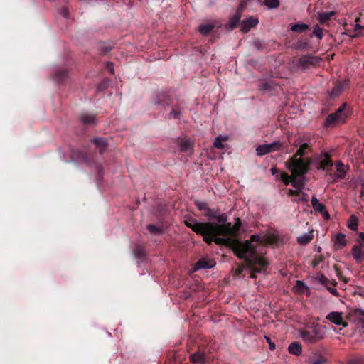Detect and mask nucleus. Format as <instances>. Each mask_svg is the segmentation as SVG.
I'll use <instances>...</instances> for the list:
<instances>
[{
  "mask_svg": "<svg viewBox=\"0 0 364 364\" xmlns=\"http://www.w3.org/2000/svg\"><path fill=\"white\" fill-rule=\"evenodd\" d=\"M208 215L216 219L218 223H199L193 218H188L185 224L196 233L203 235L204 241L208 244L214 241L217 245H231L236 255L246 260L251 266L252 277H255L256 273L264 270L268 262L264 258L255 256V250L251 242L247 240L242 242L230 238L216 237L218 235L235 236L241 226L240 218H237L232 225L231 223H227L228 216L225 213H209Z\"/></svg>",
  "mask_w": 364,
  "mask_h": 364,
  "instance_id": "nucleus-1",
  "label": "nucleus"
},
{
  "mask_svg": "<svg viewBox=\"0 0 364 364\" xmlns=\"http://www.w3.org/2000/svg\"><path fill=\"white\" fill-rule=\"evenodd\" d=\"M299 335L306 343L314 344L324 338L326 335L325 328L323 326L317 325L300 331Z\"/></svg>",
  "mask_w": 364,
  "mask_h": 364,
  "instance_id": "nucleus-2",
  "label": "nucleus"
},
{
  "mask_svg": "<svg viewBox=\"0 0 364 364\" xmlns=\"http://www.w3.org/2000/svg\"><path fill=\"white\" fill-rule=\"evenodd\" d=\"M309 164L301 157L292 156L286 162V167L291 172L292 178H298L306 174Z\"/></svg>",
  "mask_w": 364,
  "mask_h": 364,
  "instance_id": "nucleus-3",
  "label": "nucleus"
},
{
  "mask_svg": "<svg viewBox=\"0 0 364 364\" xmlns=\"http://www.w3.org/2000/svg\"><path fill=\"white\" fill-rule=\"evenodd\" d=\"M345 108L346 105H343L334 113L329 114L326 119L325 125L328 127L343 123L347 118V114L344 113Z\"/></svg>",
  "mask_w": 364,
  "mask_h": 364,
  "instance_id": "nucleus-4",
  "label": "nucleus"
},
{
  "mask_svg": "<svg viewBox=\"0 0 364 364\" xmlns=\"http://www.w3.org/2000/svg\"><path fill=\"white\" fill-rule=\"evenodd\" d=\"M311 139L309 135H303L299 136L294 144L296 146H299L296 154L294 156L296 157L301 156L308 153V150L311 146Z\"/></svg>",
  "mask_w": 364,
  "mask_h": 364,
  "instance_id": "nucleus-5",
  "label": "nucleus"
},
{
  "mask_svg": "<svg viewBox=\"0 0 364 364\" xmlns=\"http://www.w3.org/2000/svg\"><path fill=\"white\" fill-rule=\"evenodd\" d=\"M326 318L330 321L335 325L342 326L343 327H347L348 323L344 321L343 313L339 311H332L330 312L326 316Z\"/></svg>",
  "mask_w": 364,
  "mask_h": 364,
  "instance_id": "nucleus-6",
  "label": "nucleus"
},
{
  "mask_svg": "<svg viewBox=\"0 0 364 364\" xmlns=\"http://www.w3.org/2000/svg\"><path fill=\"white\" fill-rule=\"evenodd\" d=\"M258 23L259 20L257 18L249 16L242 21L240 30L243 33H247L251 28L255 27Z\"/></svg>",
  "mask_w": 364,
  "mask_h": 364,
  "instance_id": "nucleus-7",
  "label": "nucleus"
},
{
  "mask_svg": "<svg viewBox=\"0 0 364 364\" xmlns=\"http://www.w3.org/2000/svg\"><path fill=\"white\" fill-rule=\"evenodd\" d=\"M311 204L314 210L316 212H319L324 219H329L330 215L327 212L325 205L323 203H320L319 200L315 196L312 197Z\"/></svg>",
  "mask_w": 364,
  "mask_h": 364,
  "instance_id": "nucleus-8",
  "label": "nucleus"
},
{
  "mask_svg": "<svg viewBox=\"0 0 364 364\" xmlns=\"http://www.w3.org/2000/svg\"><path fill=\"white\" fill-rule=\"evenodd\" d=\"M362 249V245L354 246L352 249L353 257L358 263L364 261V251Z\"/></svg>",
  "mask_w": 364,
  "mask_h": 364,
  "instance_id": "nucleus-9",
  "label": "nucleus"
},
{
  "mask_svg": "<svg viewBox=\"0 0 364 364\" xmlns=\"http://www.w3.org/2000/svg\"><path fill=\"white\" fill-rule=\"evenodd\" d=\"M354 322L360 327L364 328V311L356 309L352 314Z\"/></svg>",
  "mask_w": 364,
  "mask_h": 364,
  "instance_id": "nucleus-10",
  "label": "nucleus"
},
{
  "mask_svg": "<svg viewBox=\"0 0 364 364\" xmlns=\"http://www.w3.org/2000/svg\"><path fill=\"white\" fill-rule=\"evenodd\" d=\"M215 265V262L213 260H208L205 259H200L194 267V270H198L200 269H210Z\"/></svg>",
  "mask_w": 364,
  "mask_h": 364,
  "instance_id": "nucleus-11",
  "label": "nucleus"
},
{
  "mask_svg": "<svg viewBox=\"0 0 364 364\" xmlns=\"http://www.w3.org/2000/svg\"><path fill=\"white\" fill-rule=\"evenodd\" d=\"M288 351L292 355H300L302 353V346L297 342H293L289 345Z\"/></svg>",
  "mask_w": 364,
  "mask_h": 364,
  "instance_id": "nucleus-12",
  "label": "nucleus"
},
{
  "mask_svg": "<svg viewBox=\"0 0 364 364\" xmlns=\"http://www.w3.org/2000/svg\"><path fill=\"white\" fill-rule=\"evenodd\" d=\"M334 246L337 249H341L346 245V237L343 234H337L333 239Z\"/></svg>",
  "mask_w": 364,
  "mask_h": 364,
  "instance_id": "nucleus-13",
  "label": "nucleus"
},
{
  "mask_svg": "<svg viewBox=\"0 0 364 364\" xmlns=\"http://www.w3.org/2000/svg\"><path fill=\"white\" fill-rule=\"evenodd\" d=\"M190 361L194 364H205V355L202 353L197 352L190 355Z\"/></svg>",
  "mask_w": 364,
  "mask_h": 364,
  "instance_id": "nucleus-14",
  "label": "nucleus"
},
{
  "mask_svg": "<svg viewBox=\"0 0 364 364\" xmlns=\"http://www.w3.org/2000/svg\"><path fill=\"white\" fill-rule=\"evenodd\" d=\"M359 21H360V17L356 18H355L356 24L354 26L353 33L350 35V36L351 38H357L364 33L363 32V31L364 30V25L361 26L360 24H359L358 23Z\"/></svg>",
  "mask_w": 364,
  "mask_h": 364,
  "instance_id": "nucleus-15",
  "label": "nucleus"
},
{
  "mask_svg": "<svg viewBox=\"0 0 364 364\" xmlns=\"http://www.w3.org/2000/svg\"><path fill=\"white\" fill-rule=\"evenodd\" d=\"M313 237L314 235L312 232H310L299 236L297 237V241L301 245H306L312 240Z\"/></svg>",
  "mask_w": 364,
  "mask_h": 364,
  "instance_id": "nucleus-16",
  "label": "nucleus"
},
{
  "mask_svg": "<svg viewBox=\"0 0 364 364\" xmlns=\"http://www.w3.org/2000/svg\"><path fill=\"white\" fill-rule=\"evenodd\" d=\"M312 63V58L310 56H303L298 60V65L302 69H306L309 64Z\"/></svg>",
  "mask_w": 364,
  "mask_h": 364,
  "instance_id": "nucleus-17",
  "label": "nucleus"
},
{
  "mask_svg": "<svg viewBox=\"0 0 364 364\" xmlns=\"http://www.w3.org/2000/svg\"><path fill=\"white\" fill-rule=\"evenodd\" d=\"M333 164L329 159L328 154H325L320 161V166L318 168L326 170L329 166H332Z\"/></svg>",
  "mask_w": 364,
  "mask_h": 364,
  "instance_id": "nucleus-18",
  "label": "nucleus"
},
{
  "mask_svg": "<svg viewBox=\"0 0 364 364\" xmlns=\"http://www.w3.org/2000/svg\"><path fill=\"white\" fill-rule=\"evenodd\" d=\"M294 291L298 294H303L308 291V287L304 282L298 280L294 287Z\"/></svg>",
  "mask_w": 364,
  "mask_h": 364,
  "instance_id": "nucleus-19",
  "label": "nucleus"
},
{
  "mask_svg": "<svg viewBox=\"0 0 364 364\" xmlns=\"http://www.w3.org/2000/svg\"><path fill=\"white\" fill-rule=\"evenodd\" d=\"M334 14L333 11L318 13L317 18L320 23H323L328 21Z\"/></svg>",
  "mask_w": 364,
  "mask_h": 364,
  "instance_id": "nucleus-20",
  "label": "nucleus"
},
{
  "mask_svg": "<svg viewBox=\"0 0 364 364\" xmlns=\"http://www.w3.org/2000/svg\"><path fill=\"white\" fill-rule=\"evenodd\" d=\"M93 142L99 148L100 153H102L105 151L107 146V142L104 139L95 138L93 139Z\"/></svg>",
  "mask_w": 364,
  "mask_h": 364,
  "instance_id": "nucleus-21",
  "label": "nucleus"
},
{
  "mask_svg": "<svg viewBox=\"0 0 364 364\" xmlns=\"http://www.w3.org/2000/svg\"><path fill=\"white\" fill-rule=\"evenodd\" d=\"M336 166V177L341 179L344 178L346 176V169L344 165L342 163L338 162L337 163Z\"/></svg>",
  "mask_w": 364,
  "mask_h": 364,
  "instance_id": "nucleus-22",
  "label": "nucleus"
},
{
  "mask_svg": "<svg viewBox=\"0 0 364 364\" xmlns=\"http://www.w3.org/2000/svg\"><path fill=\"white\" fill-rule=\"evenodd\" d=\"M309 28L306 23H296L291 26V30L294 32H303Z\"/></svg>",
  "mask_w": 364,
  "mask_h": 364,
  "instance_id": "nucleus-23",
  "label": "nucleus"
},
{
  "mask_svg": "<svg viewBox=\"0 0 364 364\" xmlns=\"http://www.w3.org/2000/svg\"><path fill=\"white\" fill-rule=\"evenodd\" d=\"M179 146L181 151H187L192 149L193 144L190 140H183L180 143Z\"/></svg>",
  "mask_w": 364,
  "mask_h": 364,
  "instance_id": "nucleus-24",
  "label": "nucleus"
},
{
  "mask_svg": "<svg viewBox=\"0 0 364 364\" xmlns=\"http://www.w3.org/2000/svg\"><path fill=\"white\" fill-rule=\"evenodd\" d=\"M267 144L259 145L257 147L256 151L259 156H263L269 153Z\"/></svg>",
  "mask_w": 364,
  "mask_h": 364,
  "instance_id": "nucleus-25",
  "label": "nucleus"
},
{
  "mask_svg": "<svg viewBox=\"0 0 364 364\" xmlns=\"http://www.w3.org/2000/svg\"><path fill=\"white\" fill-rule=\"evenodd\" d=\"M213 28V26L211 25V24H205V25H201L200 27H199V31L200 33L203 34V35H207L208 33H209L212 29Z\"/></svg>",
  "mask_w": 364,
  "mask_h": 364,
  "instance_id": "nucleus-26",
  "label": "nucleus"
},
{
  "mask_svg": "<svg viewBox=\"0 0 364 364\" xmlns=\"http://www.w3.org/2000/svg\"><path fill=\"white\" fill-rule=\"evenodd\" d=\"M227 139H228V136H218L213 143L214 146L218 149H223L224 147V145L222 143V141H225V140H227Z\"/></svg>",
  "mask_w": 364,
  "mask_h": 364,
  "instance_id": "nucleus-27",
  "label": "nucleus"
},
{
  "mask_svg": "<svg viewBox=\"0 0 364 364\" xmlns=\"http://www.w3.org/2000/svg\"><path fill=\"white\" fill-rule=\"evenodd\" d=\"M291 183L292 186L297 190H301L304 187V183L301 178L297 179V178H292Z\"/></svg>",
  "mask_w": 364,
  "mask_h": 364,
  "instance_id": "nucleus-28",
  "label": "nucleus"
},
{
  "mask_svg": "<svg viewBox=\"0 0 364 364\" xmlns=\"http://www.w3.org/2000/svg\"><path fill=\"white\" fill-rule=\"evenodd\" d=\"M348 227L353 230H355L358 228V220L355 216H351L348 221Z\"/></svg>",
  "mask_w": 364,
  "mask_h": 364,
  "instance_id": "nucleus-29",
  "label": "nucleus"
},
{
  "mask_svg": "<svg viewBox=\"0 0 364 364\" xmlns=\"http://www.w3.org/2000/svg\"><path fill=\"white\" fill-rule=\"evenodd\" d=\"M268 149L269 150V153L272 151H274L276 150H279L282 147V144L279 141H274L270 144H267Z\"/></svg>",
  "mask_w": 364,
  "mask_h": 364,
  "instance_id": "nucleus-30",
  "label": "nucleus"
},
{
  "mask_svg": "<svg viewBox=\"0 0 364 364\" xmlns=\"http://www.w3.org/2000/svg\"><path fill=\"white\" fill-rule=\"evenodd\" d=\"M264 4L269 9L277 8L279 5L278 0H265Z\"/></svg>",
  "mask_w": 364,
  "mask_h": 364,
  "instance_id": "nucleus-31",
  "label": "nucleus"
},
{
  "mask_svg": "<svg viewBox=\"0 0 364 364\" xmlns=\"http://www.w3.org/2000/svg\"><path fill=\"white\" fill-rule=\"evenodd\" d=\"M81 121L85 124H91L95 122V117L92 115L84 114L81 117Z\"/></svg>",
  "mask_w": 364,
  "mask_h": 364,
  "instance_id": "nucleus-32",
  "label": "nucleus"
},
{
  "mask_svg": "<svg viewBox=\"0 0 364 364\" xmlns=\"http://www.w3.org/2000/svg\"><path fill=\"white\" fill-rule=\"evenodd\" d=\"M147 229L154 234H161V229L160 227L156 226L154 225H148Z\"/></svg>",
  "mask_w": 364,
  "mask_h": 364,
  "instance_id": "nucleus-33",
  "label": "nucleus"
},
{
  "mask_svg": "<svg viewBox=\"0 0 364 364\" xmlns=\"http://www.w3.org/2000/svg\"><path fill=\"white\" fill-rule=\"evenodd\" d=\"M313 33L316 37H317L319 40L323 38V31L322 28L318 26H316L314 28Z\"/></svg>",
  "mask_w": 364,
  "mask_h": 364,
  "instance_id": "nucleus-34",
  "label": "nucleus"
},
{
  "mask_svg": "<svg viewBox=\"0 0 364 364\" xmlns=\"http://www.w3.org/2000/svg\"><path fill=\"white\" fill-rule=\"evenodd\" d=\"M240 20V14H236L235 16H234L232 17V18L231 19V28H233L236 26V25L239 23Z\"/></svg>",
  "mask_w": 364,
  "mask_h": 364,
  "instance_id": "nucleus-35",
  "label": "nucleus"
},
{
  "mask_svg": "<svg viewBox=\"0 0 364 364\" xmlns=\"http://www.w3.org/2000/svg\"><path fill=\"white\" fill-rule=\"evenodd\" d=\"M281 178L284 181V183L287 185L289 182H291L292 176L287 175V173H282L281 174Z\"/></svg>",
  "mask_w": 364,
  "mask_h": 364,
  "instance_id": "nucleus-36",
  "label": "nucleus"
},
{
  "mask_svg": "<svg viewBox=\"0 0 364 364\" xmlns=\"http://www.w3.org/2000/svg\"><path fill=\"white\" fill-rule=\"evenodd\" d=\"M196 205L200 210L208 209V204L205 202H196Z\"/></svg>",
  "mask_w": 364,
  "mask_h": 364,
  "instance_id": "nucleus-37",
  "label": "nucleus"
},
{
  "mask_svg": "<svg viewBox=\"0 0 364 364\" xmlns=\"http://www.w3.org/2000/svg\"><path fill=\"white\" fill-rule=\"evenodd\" d=\"M264 338L265 340L267 341V342L269 344V348L271 350H274L276 348V346L275 344L271 341L270 338L268 337V336H264Z\"/></svg>",
  "mask_w": 364,
  "mask_h": 364,
  "instance_id": "nucleus-38",
  "label": "nucleus"
},
{
  "mask_svg": "<svg viewBox=\"0 0 364 364\" xmlns=\"http://www.w3.org/2000/svg\"><path fill=\"white\" fill-rule=\"evenodd\" d=\"M324 363H325L324 359L319 358V359H317V360H314V362H312L311 364H324Z\"/></svg>",
  "mask_w": 364,
  "mask_h": 364,
  "instance_id": "nucleus-39",
  "label": "nucleus"
},
{
  "mask_svg": "<svg viewBox=\"0 0 364 364\" xmlns=\"http://www.w3.org/2000/svg\"><path fill=\"white\" fill-rule=\"evenodd\" d=\"M259 239H260V237L259 235H252L250 240H251V242H255V241H259Z\"/></svg>",
  "mask_w": 364,
  "mask_h": 364,
  "instance_id": "nucleus-40",
  "label": "nucleus"
},
{
  "mask_svg": "<svg viewBox=\"0 0 364 364\" xmlns=\"http://www.w3.org/2000/svg\"><path fill=\"white\" fill-rule=\"evenodd\" d=\"M107 68L109 70V71H110L112 73H114V65H113V63H107Z\"/></svg>",
  "mask_w": 364,
  "mask_h": 364,
  "instance_id": "nucleus-41",
  "label": "nucleus"
},
{
  "mask_svg": "<svg viewBox=\"0 0 364 364\" xmlns=\"http://www.w3.org/2000/svg\"><path fill=\"white\" fill-rule=\"evenodd\" d=\"M329 291H330V292H331L332 294H333V295H335V296H338V291H337V289H334V288H330V289H329Z\"/></svg>",
  "mask_w": 364,
  "mask_h": 364,
  "instance_id": "nucleus-42",
  "label": "nucleus"
},
{
  "mask_svg": "<svg viewBox=\"0 0 364 364\" xmlns=\"http://www.w3.org/2000/svg\"><path fill=\"white\" fill-rule=\"evenodd\" d=\"M170 114L174 118L178 117V116L180 114V112H177L176 111H172Z\"/></svg>",
  "mask_w": 364,
  "mask_h": 364,
  "instance_id": "nucleus-43",
  "label": "nucleus"
},
{
  "mask_svg": "<svg viewBox=\"0 0 364 364\" xmlns=\"http://www.w3.org/2000/svg\"><path fill=\"white\" fill-rule=\"evenodd\" d=\"M359 240L364 242V233L360 232L359 234Z\"/></svg>",
  "mask_w": 364,
  "mask_h": 364,
  "instance_id": "nucleus-44",
  "label": "nucleus"
},
{
  "mask_svg": "<svg viewBox=\"0 0 364 364\" xmlns=\"http://www.w3.org/2000/svg\"><path fill=\"white\" fill-rule=\"evenodd\" d=\"M271 171L273 175H275L277 173H278V170L276 168H272Z\"/></svg>",
  "mask_w": 364,
  "mask_h": 364,
  "instance_id": "nucleus-45",
  "label": "nucleus"
},
{
  "mask_svg": "<svg viewBox=\"0 0 364 364\" xmlns=\"http://www.w3.org/2000/svg\"><path fill=\"white\" fill-rule=\"evenodd\" d=\"M360 196H364V183H362V187L360 190Z\"/></svg>",
  "mask_w": 364,
  "mask_h": 364,
  "instance_id": "nucleus-46",
  "label": "nucleus"
},
{
  "mask_svg": "<svg viewBox=\"0 0 364 364\" xmlns=\"http://www.w3.org/2000/svg\"><path fill=\"white\" fill-rule=\"evenodd\" d=\"M294 193H295V191H294L291 190V189H290V190H289V195L292 196V195H294Z\"/></svg>",
  "mask_w": 364,
  "mask_h": 364,
  "instance_id": "nucleus-47",
  "label": "nucleus"
},
{
  "mask_svg": "<svg viewBox=\"0 0 364 364\" xmlns=\"http://www.w3.org/2000/svg\"><path fill=\"white\" fill-rule=\"evenodd\" d=\"M99 170H100V172L102 171V167L101 165L99 166Z\"/></svg>",
  "mask_w": 364,
  "mask_h": 364,
  "instance_id": "nucleus-48",
  "label": "nucleus"
},
{
  "mask_svg": "<svg viewBox=\"0 0 364 364\" xmlns=\"http://www.w3.org/2000/svg\"><path fill=\"white\" fill-rule=\"evenodd\" d=\"M303 200H304V201H307V200H307L306 198H303Z\"/></svg>",
  "mask_w": 364,
  "mask_h": 364,
  "instance_id": "nucleus-49",
  "label": "nucleus"
},
{
  "mask_svg": "<svg viewBox=\"0 0 364 364\" xmlns=\"http://www.w3.org/2000/svg\"><path fill=\"white\" fill-rule=\"evenodd\" d=\"M303 200H304V201H307V200H307L306 198H303Z\"/></svg>",
  "mask_w": 364,
  "mask_h": 364,
  "instance_id": "nucleus-50",
  "label": "nucleus"
}]
</instances>
